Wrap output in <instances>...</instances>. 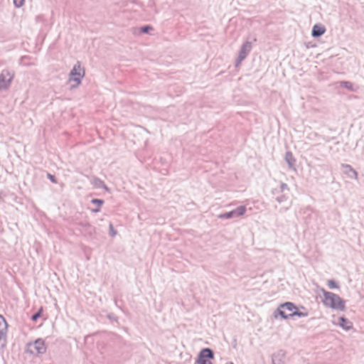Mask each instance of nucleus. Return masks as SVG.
<instances>
[{"instance_id":"f257e3e1","label":"nucleus","mask_w":364,"mask_h":364,"mask_svg":"<svg viewBox=\"0 0 364 364\" xmlns=\"http://www.w3.org/2000/svg\"><path fill=\"white\" fill-rule=\"evenodd\" d=\"M323 294V304L333 309L343 311L345 309V301L338 295L325 290L323 288L319 289Z\"/></svg>"},{"instance_id":"f03ea898","label":"nucleus","mask_w":364,"mask_h":364,"mask_svg":"<svg viewBox=\"0 0 364 364\" xmlns=\"http://www.w3.org/2000/svg\"><path fill=\"white\" fill-rule=\"evenodd\" d=\"M84 75L85 70L81 67L80 63H77L74 65L70 74L68 82L70 87L73 88L77 87L80 84Z\"/></svg>"},{"instance_id":"7ed1b4c3","label":"nucleus","mask_w":364,"mask_h":364,"mask_svg":"<svg viewBox=\"0 0 364 364\" xmlns=\"http://www.w3.org/2000/svg\"><path fill=\"white\" fill-rule=\"evenodd\" d=\"M279 312L281 316L284 318H287L294 316H304L303 313L298 312V308L291 302H286L281 304L279 307Z\"/></svg>"},{"instance_id":"20e7f679","label":"nucleus","mask_w":364,"mask_h":364,"mask_svg":"<svg viewBox=\"0 0 364 364\" xmlns=\"http://www.w3.org/2000/svg\"><path fill=\"white\" fill-rule=\"evenodd\" d=\"M29 351L33 354H42L46 350L45 342L42 339H37L28 345Z\"/></svg>"},{"instance_id":"39448f33","label":"nucleus","mask_w":364,"mask_h":364,"mask_svg":"<svg viewBox=\"0 0 364 364\" xmlns=\"http://www.w3.org/2000/svg\"><path fill=\"white\" fill-rule=\"evenodd\" d=\"M14 74L9 70H4L0 75V90L7 89L12 80Z\"/></svg>"},{"instance_id":"423d86ee","label":"nucleus","mask_w":364,"mask_h":364,"mask_svg":"<svg viewBox=\"0 0 364 364\" xmlns=\"http://www.w3.org/2000/svg\"><path fill=\"white\" fill-rule=\"evenodd\" d=\"M213 358V354L209 348H205L201 350L198 359V364H212L211 360Z\"/></svg>"},{"instance_id":"0eeeda50","label":"nucleus","mask_w":364,"mask_h":364,"mask_svg":"<svg viewBox=\"0 0 364 364\" xmlns=\"http://www.w3.org/2000/svg\"><path fill=\"white\" fill-rule=\"evenodd\" d=\"M7 328L8 325L5 318L0 315V341L5 339Z\"/></svg>"},{"instance_id":"6e6552de","label":"nucleus","mask_w":364,"mask_h":364,"mask_svg":"<svg viewBox=\"0 0 364 364\" xmlns=\"http://www.w3.org/2000/svg\"><path fill=\"white\" fill-rule=\"evenodd\" d=\"M325 28L323 26L319 25H315L313 27L312 30V36L314 37H318L323 35L325 33Z\"/></svg>"},{"instance_id":"1a4fd4ad","label":"nucleus","mask_w":364,"mask_h":364,"mask_svg":"<svg viewBox=\"0 0 364 364\" xmlns=\"http://www.w3.org/2000/svg\"><path fill=\"white\" fill-rule=\"evenodd\" d=\"M339 321H340V322H339L340 326H341L343 328H344V329H346V330H349V329H350V328H352V326H353L352 323H351L350 321H348L347 319H346V318H343V317H341V318H339Z\"/></svg>"},{"instance_id":"9d476101","label":"nucleus","mask_w":364,"mask_h":364,"mask_svg":"<svg viewBox=\"0 0 364 364\" xmlns=\"http://www.w3.org/2000/svg\"><path fill=\"white\" fill-rule=\"evenodd\" d=\"M246 211L245 206H240L233 210L234 215L240 216L242 215Z\"/></svg>"},{"instance_id":"9b49d317","label":"nucleus","mask_w":364,"mask_h":364,"mask_svg":"<svg viewBox=\"0 0 364 364\" xmlns=\"http://www.w3.org/2000/svg\"><path fill=\"white\" fill-rule=\"evenodd\" d=\"M327 285L331 289L339 288L338 284L334 280H332V279L327 281Z\"/></svg>"},{"instance_id":"f8f14e48","label":"nucleus","mask_w":364,"mask_h":364,"mask_svg":"<svg viewBox=\"0 0 364 364\" xmlns=\"http://www.w3.org/2000/svg\"><path fill=\"white\" fill-rule=\"evenodd\" d=\"M341 86H343L344 87H346L347 89H349L350 90H354L353 84L352 82H341Z\"/></svg>"},{"instance_id":"ddd939ff","label":"nucleus","mask_w":364,"mask_h":364,"mask_svg":"<svg viewBox=\"0 0 364 364\" xmlns=\"http://www.w3.org/2000/svg\"><path fill=\"white\" fill-rule=\"evenodd\" d=\"M92 203L97 205V208L95 210V212H97L100 210L101 205H102L103 201L99 199H93L92 200Z\"/></svg>"},{"instance_id":"4468645a","label":"nucleus","mask_w":364,"mask_h":364,"mask_svg":"<svg viewBox=\"0 0 364 364\" xmlns=\"http://www.w3.org/2000/svg\"><path fill=\"white\" fill-rule=\"evenodd\" d=\"M43 309L41 308L39 311L32 316V320L36 321L38 318L42 316Z\"/></svg>"},{"instance_id":"2eb2a0df","label":"nucleus","mask_w":364,"mask_h":364,"mask_svg":"<svg viewBox=\"0 0 364 364\" xmlns=\"http://www.w3.org/2000/svg\"><path fill=\"white\" fill-rule=\"evenodd\" d=\"M151 29H152V28L150 26H144V27L141 28L142 32H144V33L147 32L149 30H151Z\"/></svg>"},{"instance_id":"dca6fc26","label":"nucleus","mask_w":364,"mask_h":364,"mask_svg":"<svg viewBox=\"0 0 364 364\" xmlns=\"http://www.w3.org/2000/svg\"><path fill=\"white\" fill-rule=\"evenodd\" d=\"M48 177L49 178V179H50L53 183H56V181H55V177H54L53 175H51V174L48 173Z\"/></svg>"},{"instance_id":"f3484780","label":"nucleus","mask_w":364,"mask_h":364,"mask_svg":"<svg viewBox=\"0 0 364 364\" xmlns=\"http://www.w3.org/2000/svg\"><path fill=\"white\" fill-rule=\"evenodd\" d=\"M232 215H234V213H233V210H232V211H231V212H229V213H225V214L224 215V217H225V218H230Z\"/></svg>"},{"instance_id":"a211bd4d","label":"nucleus","mask_w":364,"mask_h":364,"mask_svg":"<svg viewBox=\"0 0 364 364\" xmlns=\"http://www.w3.org/2000/svg\"><path fill=\"white\" fill-rule=\"evenodd\" d=\"M109 228H110V231H111V232H112V236L115 235L116 232H115V231H114V230H113V225H112V224L109 225Z\"/></svg>"},{"instance_id":"6ab92c4d","label":"nucleus","mask_w":364,"mask_h":364,"mask_svg":"<svg viewBox=\"0 0 364 364\" xmlns=\"http://www.w3.org/2000/svg\"><path fill=\"white\" fill-rule=\"evenodd\" d=\"M226 364H233V363H226Z\"/></svg>"}]
</instances>
